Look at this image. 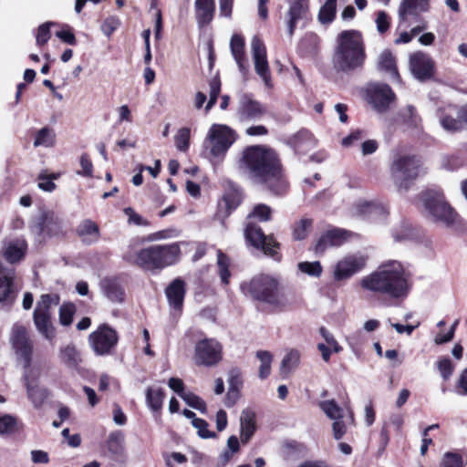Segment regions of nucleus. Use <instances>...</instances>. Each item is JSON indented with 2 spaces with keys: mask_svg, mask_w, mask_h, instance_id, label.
<instances>
[{
  "mask_svg": "<svg viewBox=\"0 0 467 467\" xmlns=\"http://www.w3.org/2000/svg\"><path fill=\"white\" fill-rule=\"evenodd\" d=\"M191 130L189 128H182L175 136L176 148L181 151H186L189 148Z\"/></svg>",
  "mask_w": 467,
  "mask_h": 467,
  "instance_id": "51",
  "label": "nucleus"
},
{
  "mask_svg": "<svg viewBox=\"0 0 467 467\" xmlns=\"http://www.w3.org/2000/svg\"><path fill=\"white\" fill-rule=\"evenodd\" d=\"M207 140L211 143V154L213 157L224 155L236 136L234 130L223 124H213L208 131Z\"/></svg>",
  "mask_w": 467,
  "mask_h": 467,
  "instance_id": "12",
  "label": "nucleus"
},
{
  "mask_svg": "<svg viewBox=\"0 0 467 467\" xmlns=\"http://www.w3.org/2000/svg\"><path fill=\"white\" fill-rule=\"evenodd\" d=\"M16 420L11 415L0 416V435L10 433L15 430Z\"/></svg>",
  "mask_w": 467,
  "mask_h": 467,
  "instance_id": "57",
  "label": "nucleus"
},
{
  "mask_svg": "<svg viewBox=\"0 0 467 467\" xmlns=\"http://www.w3.org/2000/svg\"><path fill=\"white\" fill-rule=\"evenodd\" d=\"M209 100L205 106V111L208 112L216 103L221 91V81L218 78H213L210 81Z\"/></svg>",
  "mask_w": 467,
  "mask_h": 467,
  "instance_id": "46",
  "label": "nucleus"
},
{
  "mask_svg": "<svg viewBox=\"0 0 467 467\" xmlns=\"http://www.w3.org/2000/svg\"><path fill=\"white\" fill-rule=\"evenodd\" d=\"M124 213L128 216V223L135 225H148L147 220L143 219L132 208L127 207L123 210Z\"/></svg>",
  "mask_w": 467,
  "mask_h": 467,
  "instance_id": "61",
  "label": "nucleus"
},
{
  "mask_svg": "<svg viewBox=\"0 0 467 467\" xmlns=\"http://www.w3.org/2000/svg\"><path fill=\"white\" fill-rule=\"evenodd\" d=\"M260 361L259 366V378L262 379H266L271 373V364L273 361V355L267 350H258L255 354Z\"/></svg>",
  "mask_w": 467,
  "mask_h": 467,
  "instance_id": "39",
  "label": "nucleus"
},
{
  "mask_svg": "<svg viewBox=\"0 0 467 467\" xmlns=\"http://www.w3.org/2000/svg\"><path fill=\"white\" fill-rule=\"evenodd\" d=\"M378 67L379 70L388 73L392 78L399 80L400 76L396 67V60L389 50H384L379 56Z\"/></svg>",
  "mask_w": 467,
  "mask_h": 467,
  "instance_id": "32",
  "label": "nucleus"
},
{
  "mask_svg": "<svg viewBox=\"0 0 467 467\" xmlns=\"http://www.w3.org/2000/svg\"><path fill=\"white\" fill-rule=\"evenodd\" d=\"M391 234L395 242H404L414 237L410 225L406 223H402L400 226L394 228Z\"/></svg>",
  "mask_w": 467,
  "mask_h": 467,
  "instance_id": "44",
  "label": "nucleus"
},
{
  "mask_svg": "<svg viewBox=\"0 0 467 467\" xmlns=\"http://www.w3.org/2000/svg\"><path fill=\"white\" fill-rule=\"evenodd\" d=\"M244 235L247 242L255 248L262 249L267 255L277 259L278 244L272 236H266L261 227L254 222H247Z\"/></svg>",
  "mask_w": 467,
  "mask_h": 467,
  "instance_id": "14",
  "label": "nucleus"
},
{
  "mask_svg": "<svg viewBox=\"0 0 467 467\" xmlns=\"http://www.w3.org/2000/svg\"><path fill=\"white\" fill-rule=\"evenodd\" d=\"M240 427H241V441L247 443L251 437L254 435L255 426V414L250 409H245L242 411L240 416Z\"/></svg>",
  "mask_w": 467,
  "mask_h": 467,
  "instance_id": "26",
  "label": "nucleus"
},
{
  "mask_svg": "<svg viewBox=\"0 0 467 467\" xmlns=\"http://www.w3.org/2000/svg\"><path fill=\"white\" fill-rule=\"evenodd\" d=\"M361 287L371 292H407L410 287L402 265L389 260L361 279Z\"/></svg>",
  "mask_w": 467,
  "mask_h": 467,
  "instance_id": "3",
  "label": "nucleus"
},
{
  "mask_svg": "<svg viewBox=\"0 0 467 467\" xmlns=\"http://www.w3.org/2000/svg\"><path fill=\"white\" fill-rule=\"evenodd\" d=\"M76 308L73 304H64L59 309V322L63 326H69L73 321Z\"/></svg>",
  "mask_w": 467,
  "mask_h": 467,
  "instance_id": "52",
  "label": "nucleus"
},
{
  "mask_svg": "<svg viewBox=\"0 0 467 467\" xmlns=\"http://www.w3.org/2000/svg\"><path fill=\"white\" fill-rule=\"evenodd\" d=\"M181 249L177 243L151 245L141 249L136 255V264L148 271L161 270L179 261Z\"/></svg>",
  "mask_w": 467,
  "mask_h": 467,
  "instance_id": "6",
  "label": "nucleus"
},
{
  "mask_svg": "<svg viewBox=\"0 0 467 467\" xmlns=\"http://www.w3.org/2000/svg\"><path fill=\"white\" fill-rule=\"evenodd\" d=\"M28 399L35 407H40L48 397L46 388L40 387L38 383H26Z\"/></svg>",
  "mask_w": 467,
  "mask_h": 467,
  "instance_id": "36",
  "label": "nucleus"
},
{
  "mask_svg": "<svg viewBox=\"0 0 467 467\" xmlns=\"http://www.w3.org/2000/svg\"><path fill=\"white\" fill-rule=\"evenodd\" d=\"M34 323L37 331L46 339L51 341L55 337L56 332L50 319V314H40L39 310H35Z\"/></svg>",
  "mask_w": 467,
  "mask_h": 467,
  "instance_id": "28",
  "label": "nucleus"
},
{
  "mask_svg": "<svg viewBox=\"0 0 467 467\" xmlns=\"http://www.w3.org/2000/svg\"><path fill=\"white\" fill-rule=\"evenodd\" d=\"M427 219L444 228H452L459 223V215L448 203L440 189H428L420 195Z\"/></svg>",
  "mask_w": 467,
  "mask_h": 467,
  "instance_id": "5",
  "label": "nucleus"
},
{
  "mask_svg": "<svg viewBox=\"0 0 467 467\" xmlns=\"http://www.w3.org/2000/svg\"><path fill=\"white\" fill-rule=\"evenodd\" d=\"M79 163L81 171H78L77 173L84 177L91 178L93 176V164L87 153H83L80 156Z\"/></svg>",
  "mask_w": 467,
  "mask_h": 467,
  "instance_id": "56",
  "label": "nucleus"
},
{
  "mask_svg": "<svg viewBox=\"0 0 467 467\" xmlns=\"http://www.w3.org/2000/svg\"><path fill=\"white\" fill-rule=\"evenodd\" d=\"M26 248L24 239L12 240L5 246L3 255H0V292H16L21 289L15 269L5 267L2 257L10 264L19 262L25 256Z\"/></svg>",
  "mask_w": 467,
  "mask_h": 467,
  "instance_id": "7",
  "label": "nucleus"
},
{
  "mask_svg": "<svg viewBox=\"0 0 467 467\" xmlns=\"http://www.w3.org/2000/svg\"><path fill=\"white\" fill-rule=\"evenodd\" d=\"M192 426L198 430V434L200 437L207 439V438H213L215 436V433L213 431H210L208 430V423L202 419H194L192 421Z\"/></svg>",
  "mask_w": 467,
  "mask_h": 467,
  "instance_id": "59",
  "label": "nucleus"
},
{
  "mask_svg": "<svg viewBox=\"0 0 467 467\" xmlns=\"http://www.w3.org/2000/svg\"><path fill=\"white\" fill-rule=\"evenodd\" d=\"M194 7L200 26L207 25L213 20L215 10L214 0H195Z\"/></svg>",
  "mask_w": 467,
  "mask_h": 467,
  "instance_id": "27",
  "label": "nucleus"
},
{
  "mask_svg": "<svg viewBox=\"0 0 467 467\" xmlns=\"http://www.w3.org/2000/svg\"><path fill=\"white\" fill-rule=\"evenodd\" d=\"M271 208L263 203L256 204L247 216V222H267L271 219Z\"/></svg>",
  "mask_w": 467,
  "mask_h": 467,
  "instance_id": "41",
  "label": "nucleus"
},
{
  "mask_svg": "<svg viewBox=\"0 0 467 467\" xmlns=\"http://www.w3.org/2000/svg\"><path fill=\"white\" fill-rule=\"evenodd\" d=\"M59 358L69 368H77L81 362V357L76 347L68 344L59 350Z\"/></svg>",
  "mask_w": 467,
  "mask_h": 467,
  "instance_id": "33",
  "label": "nucleus"
},
{
  "mask_svg": "<svg viewBox=\"0 0 467 467\" xmlns=\"http://www.w3.org/2000/svg\"><path fill=\"white\" fill-rule=\"evenodd\" d=\"M456 388L460 395H467V368L462 371Z\"/></svg>",
  "mask_w": 467,
  "mask_h": 467,
  "instance_id": "64",
  "label": "nucleus"
},
{
  "mask_svg": "<svg viewBox=\"0 0 467 467\" xmlns=\"http://www.w3.org/2000/svg\"><path fill=\"white\" fill-rule=\"evenodd\" d=\"M59 297L57 294H43L37 302L35 310H39L40 314H50L49 307L51 305H57Z\"/></svg>",
  "mask_w": 467,
  "mask_h": 467,
  "instance_id": "43",
  "label": "nucleus"
},
{
  "mask_svg": "<svg viewBox=\"0 0 467 467\" xmlns=\"http://www.w3.org/2000/svg\"><path fill=\"white\" fill-rule=\"evenodd\" d=\"M240 168L255 183L265 185L275 194L286 190L280 161L271 149L261 145L247 147L243 152Z\"/></svg>",
  "mask_w": 467,
  "mask_h": 467,
  "instance_id": "1",
  "label": "nucleus"
},
{
  "mask_svg": "<svg viewBox=\"0 0 467 467\" xmlns=\"http://www.w3.org/2000/svg\"><path fill=\"white\" fill-rule=\"evenodd\" d=\"M440 467H464V462L461 454L446 452L441 458Z\"/></svg>",
  "mask_w": 467,
  "mask_h": 467,
  "instance_id": "47",
  "label": "nucleus"
},
{
  "mask_svg": "<svg viewBox=\"0 0 467 467\" xmlns=\"http://www.w3.org/2000/svg\"><path fill=\"white\" fill-rule=\"evenodd\" d=\"M337 0H326L318 13V20L323 25L330 24L336 16Z\"/></svg>",
  "mask_w": 467,
  "mask_h": 467,
  "instance_id": "40",
  "label": "nucleus"
},
{
  "mask_svg": "<svg viewBox=\"0 0 467 467\" xmlns=\"http://www.w3.org/2000/svg\"><path fill=\"white\" fill-rule=\"evenodd\" d=\"M146 400L149 407L152 410H160L162 408V403L164 400V392L162 389L153 387L148 388L146 392Z\"/></svg>",
  "mask_w": 467,
  "mask_h": 467,
  "instance_id": "38",
  "label": "nucleus"
},
{
  "mask_svg": "<svg viewBox=\"0 0 467 467\" xmlns=\"http://www.w3.org/2000/svg\"><path fill=\"white\" fill-rule=\"evenodd\" d=\"M266 113V107L254 99L251 94H242L240 96L236 115L241 123L248 124L259 121Z\"/></svg>",
  "mask_w": 467,
  "mask_h": 467,
  "instance_id": "13",
  "label": "nucleus"
},
{
  "mask_svg": "<svg viewBox=\"0 0 467 467\" xmlns=\"http://www.w3.org/2000/svg\"><path fill=\"white\" fill-rule=\"evenodd\" d=\"M319 333L325 339L326 343L333 348V351L335 353H339L342 350L341 346L336 340L334 336L330 332H328L324 327H321L319 328Z\"/></svg>",
  "mask_w": 467,
  "mask_h": 467,
  "instance_id": "60",
  "label": "nucleus"
},
{
  "mask_svg": "<svg viewBox=\"0 0 467 467\" xmlns=\"http://www.w3.org/2000/svg\"><path fill=\"white\" fill-rule=\"evenodd\" d=\"M251 52L257 75L262 78L267 88L272 87L271 74L264 42L254 36L251 40Z\"/></svg>",
  "mask_w": 467,
  "mask_h": 467,
  "instance_id": "16",
  "label": "nucleus"
},
{
  "mask_svg": "<svg viewBox=\"0 0 467 467\" xmlns=\"http://www.w3.org/2000/svg\"><path fill=\"white\" fill-rule=\"evenodd\" d=\"M308 0H292L286 14L287 29L290 36H293L297 24L306 19L308 15Z\"/></svg>",
  "mask_w": 467,
  "mask_h": 467,
  "instance_id": "23",
  "label": "nucleus"
},
{
  "mask_svg": "<svg viewBox=\"0 0 467 467\" xmlns=\"http://www.w3.org/2000/svg\"><path fill=\"white\" fill-rule=\"evenodd\" d=\"M298 269L305 274L312 276H318L322 272L319 262H302L298 264Z\"/></svg>",
  "mask_w": 467,
  "mask_h": 467,
  "instance_id": "55",
  "label": "nucleus"
},
{
  "mask_svg": "<svg viewBox=\"0 0 467 467\" xmlns=\"http://www.w3.org/2000/svg\"><path fill=\"white\" fill-rule=\"evenodd\" d=\"M283 288L281 278L269 274H258L249 284L250 292H275Z\"/></svg>",
  "mask_w": 467,
  "mask_h": 467,
  "instance_id": "22",
  "label": "nucleus"
},
{
  "mask_svg": "<svg viewBox=\"0 0 467 467\" xmlns=\"http://www.w3.org/2000/svg\"><path fill=\"white\" fill-rule=\"evenodd\" d=\"M354 413L350 408H347V415L345 418L333 420L332 431L334 438L336 440H340L347 432V426L354 425Z\"/></svg>",
  "mask_w": 467,
  "mask_h": 467,
  "instance_id": "35",
  "label": "nucleus"
},
{
  "mask_svg": "<svg viewBox=\"0 0 467 467\" xmlns=\"http://www.w3.org/2000/svg\"><path fill=\"white\" fill-rule=\"evenodd\" d=\"M108 449L115 458L125 456V435L121 431H115L109 434Z\"/></svg>",
  "mask_w": 467,
  "mask_h": 467,
  "instance_id": "31",
  "label": "nucleus"
},
{
  "mask_svg": "<svg viewBox=\"0 0 467 467\" xmlns=\"http://www.w3.org/2000/svg\"><path fill=\"white\" fill-rule=\"evenodd\" d=\"M238 378L237 376H231L230 379V388L226 394V401L225 404L227 407L234 406L235 402L239 400L240 393L238 390V388L235 386V383L237 382Z\"/></svg>",
  "mask_w": 467,
  "mask_h": 467,
  "instance_id": "54",
  "label": "nucleus"
},
{
  "mask_svg": "<svg viewBox=\"0 0 467 467\" xmlns=\"http://www.w3.org/2000/svg\"><path fill=\"white\" fill-rule=\"evenodd\" d=\"M400 116L402 117L403 121L409 126L417 127L420 121L415 108L411 105H408L403 109L400 111Z\"/></svg>",
  "mask_w": 467,
  "mask_h": 467,
  "instance_id": "50",
  "label": "nucleus"
},
{
  "mask_svg": "<svg viewBox=\"0 0 467 467\" xmlns=\"http://www.w3.org/2000/svg\"><path fill=\"white\" fill-rule=\"evenodd\" d=\"M181 398L186 402V404L195 410H200L202 413L206 411V404L202 399L199 396L192 393H182Z\"/></svg>",
  "mask_w": 467,
  "mask_h": 467,
  "instance_id": "45",
  "label": "nucleus"
},
{
  "mask_svg": "<svg viewBox=\"0 0 467 467\" xmlns=\"http://www.w3.org/2000/svg\"><path fill=\"white\" fill-rule=\"evenodd\" d=\"M312 225V220L301 219L294 227V238L303 240L307 236L308 231Z\"/></svg>",
  "mask_w": 467,
  "mask_h": 467,
  "instance_id": "53",
  "label": "nucleus"
},
{
  "mask_svg": "<svg viewBox=\"0 0 467 467\" xmlns=\"http://www.w3.org/2000/svg\"><path fill=\"white\" fill-rule=\"evenodd\" d=\"M301 353L298 349L290 348L284 356L280 365V374L286 377L294 372L300 364Z\"/></svg>",
  "mask_w": 467,
  "mask_h": 467,
  "instance_id": "30",
  "label": "nucleus"
},
{
  "mask_svg": "<svg viewBox=\"0 0 467 467\" xmlns=\"http://www.w3.org/2000/svg\"><path fill=\"white\" fill-rule=\"evenodd\" d=\"M244 39L241 35L234 34L230 41V49L235 60L239 71L245 76L248 72V65L244 55Z\"/></svg>",
  "mask_w": 467,
  "mask_h": 467,
  "instance_id": "25",
  "label": "nucleus"
},
{
  "mask_svg": "<svg viewBox=\"0 0 467 467\" xmlns=\"http://www.w3.org/2000/svg\"><path fill=\"white\" fill-rule=\"evenodd\" d=\"M410 67L413 76L420 81L431 78L434 73L433 60L422 52H417L410 56Z\"/></svg>",
  "mask_w": 467,
  "mask_h": 467,
  "instance_id": "20",
  "label": "nucleus"
},
{
  "mask_svg": "<svg viewBox=\"0 0 467 467\" xmlns=\"http://www.w3.org/2000/svg\"><path fill=\"white\" fill-rule=\"evenodd\" d=\"M256 307L262 311L273 312L291 306L295 300L287 294H250Z\"/></svg>",
  "mask_w": 467,
  "mask_h": 467,
  "instance_id": "18",
  "label": "nucleus"
},
{
  "mask_svg": "<svg viewBox=\"0 0 467 467\" xmlns=\"http://www.w3.org/2000/svg\"><path fill=\"white\" fill-rule=\"evenodd\" d=\"M439 120L445 130L458 131L467 123V108L448 106L441 111Z\"/></svg>",
  "mask_w": 467,
  "mask_h": 467,
  "instance_id": "19",
  "label": "nucleus"
},
{
  "mask_svg": "<svg viewBox=\"0 0 467 467\" xmlns=\"http://www.w3.org/2000/svg\"><path fill=\"white\" fill-rule=\"evenodd\" d=\"M30 231L39 242H42L47 237L62 235L63 221L54 212H44L34 219Z\"/></svg>",
  "mask_w": 467,
  "mask_h": 467,
  "instance_id": "10",
  "label": "nucleus"
},
{
  "mask_svg": "<svg viewBox=\"0 0 467 467\" xmlns=\"http://www.w3.org/2000/svg\"><path fill=\"white\" fill-rule=\"evenodd\" d=\"M118 341L117 331L107 324L99 326L88 337L90 348L98 356L109 355L117 346Z\"/></svg>",
  "mask_w": 467,
  "mask_h": 467,
  "instance_id": "11",
  "label": "nucleus"
},
{
  "mask_svg": "<svg viewBox=\"0 0 467 467\" xmlns=\"http://www.w3.org/2000/svg\"><path fill=\"white\" fill-rule=\"evenodd\" d=\"M389 16L385 11H379L375 20L378 32L380 34L387 32L389 28Z\"/></svg>",
  "mask_w": 467,
  "mask_h": 467,
  "instance_id": "58",
  "label": "nucleus"
},
{
  "mask_svg": "<svg viewBox=\"0 0 467 467\" xmlns=\"http://www.w3.org/2000/svg\"><path fill=\"white\" fill-rule=\"evenodd\" d=\"M429 9V0H401L398 15L399 19L404 22L409 16H418Z\"/></svg>",
  "mask_w": 467,
  "mask_h": 467,
  "instance_id": "24",
  "label": "nucleus"
},
{
  "mask_svg": "<svg viewBox=\"0 0 467 467\" xmlns=\"http://www.w3.org/2000/svg\"><path fill=\"white\" fill-rule=\"evenodd\" d=\"M77 233L81 240L88 244L97 242L99 238V226L90 219L82 221L78 226Z\"/></svg>",
  "mask_w": 467,
  "mask_h": 467,
  "instance_id": "29",
  "label": "nucleus"
},
{
  "mask_svg": "<svg viewBox=\"0 0 467 467\" xmlns=\"http://www.w3.org/2000/svg\"><path fill=\"white\" fill-rule=\"evenodd\" d=\"M336 42L332 58L335 70L348 74L361 69L367 58L361 32L343 30L337 35Z\"/></svg>",
  "mask_w": 467,
  "mask_h": 467,
  "instance_id": "2",
  "label": "nucleus"
},
{
  "mask_svg": "<svg viewBox=\"0 0 467 467\" xmlns=\"http://www.w3.org/2000/svg\"><path fill=\"white\" fill-rule=\"evenodd\" d=\"M363 206L373 209L372 220L384 221L389 213L388 209L378 202H365Z\"/></svg>",
  "mask_w": 467,
  "mask_h": 467,
  "instance_id": "49",
  "label": "nucleus"
},
{
  "mask_svg": "<svg viewBox=\"0 0 467 467\" xmlns=\"http://www.w3.org/2000/svg\"><path fill=\"white\" fill-rule=\"evenodd\" d=\"M223 360V345L215 338H203L196 342L193 361L197 366L216 367Z\"/></svg>",
  "mask_w": 467,
  "mask_h": 467,
  "instance_id": "9",
  "label": "nucleus"
},
{
  "mask_svg": "<svg viewBox=\"0 0 467 467\" xmlns=\"http://www.w3.org/2000/svg\"><path fill=\"white\" fill-rule=\"evenodd\" d=\"M318 407L330 420H338L345 418L347 415V408L340 407L335 400H327L319 402Z\"/></svg>",
  "mask_w": 467,
  "mask_h": 467,
  "instance_id": "34",
  "label": "nucleus"
},
{
  "mask_svg": "<svg viewBox=\"0 0 467 467\" xmlns=\"http://www.w3.org/2000/svg\"><path fill=\"white\" fill-rule=\"evenodd\" d=\"M367 259L362 254H349L339 260L334 267L333 276L337 281L346 280L361 271Z\"/></svg>",
  "mask_w": 467,
  "mask_h": 467,
  "instance_id": "17",
  "label": "nucleus"
},
{
  "mask_svg": "<svg viewBox=\"0 0 467 467\" xmlns=\"http://www.w3.org/2000/svg\"><path fill=\"white\" fill-rule=\"evenodd\" d=\"M366 99L379 113L385 112L395 99L391 88L381 83H371L366 88Z\"/></svg>",
  "mask_w": 467,
  "mask_h": 467,
  "instance_id": "15",
  "label": "nucleus"
},
{
  "mask_svg": "<svg viewBox=\"0 0 467 467\" xmlns=\"http://www.w3.org/2000/svg\"><path fill=\"white\" fill-rule=\"evenodd\" d=\"M11 343L18 358L23 362L25 383H38L45 370V364L32 362L33 343L27 330L23 326H15L12 329Z\"/></svg>",
  "mask_w": 467,
  "mask_h": 467,
  "instance_id": "4",
  "label": "nucleus"
},
{
  "mask_svg": "<svg viewBox=\"0 0 467 467\" xmlns=\"http://www.w3.org/2000/svg\"><path fill=\"white\" fill-rule=\"evenodd\" d=\"M56 142V133L53 129L49 127H44L40 129L34 140V146L35 147H53Z\"/></svg>",
  "mask_w": 467,
  "mask_h": 467,
  "instance_id": "37",
  "label": "nucleus"
},
{
  "mask_svg": "<svg viewBox=\"0 0 467 467\" xmlns=\"http://www.w3.org/2000/svg\"><path fill=\"white\" fill-rule=\"evenodd\" d=\"M218 273L223 284H228L231 273L229 271L230 259L221 250L217 251Z\"/></svg>",
  "mask_w": 467,
  "mask_h": 467,
  "instance_id": "42",
  "label": "nucleus"
},
{
  "mask_svg": "<svg viewBox=\"0 0 467 467\" xmlns=\"http://www.w3.org/2000/svg\"><path fill=\"white\" fill-rule=\"evenodd\" d=\"M349 235L350 234L344 229H329L320 236L315 246V251L321 254L330 247H338L348 241Z\"/></svg>",
  "mask_w": 467,
  "mask_h": 467,
  "instance_id": "21",
  "label": "nucleus"
},
{
  "mask_svg": "<svg viewBox=\"0 0 467 467\" xmlns=\"http://www.w3.org/2000/svg\"><path fill=\"white\" fill-rule=\"evenodd\" d=\"M53 22H47L38 26L36 43L38 47L46 45L51 37L50 26H54Z\"/></svg>",
  "mask_w": 467,
  "mask_h": 467,
  "instance_id": "48",
  "label": "nucleus"
},
{
  "mask_svg": "<svg viewBox=\"0 0 467 467\" xmlns=\"http://www.w3.org/2000/svg\"><path fill=\"white\" fill-rule=\"evenodd\" d=\"M38 188L41 189L44 192H51L56 189V184L54 182H52V178H49L46 174H39L38 175Z\"/></svg>",
  "mask_w": 467,
  "mask_h": 467,
  "instance_id": "63",
  "label": "nucleus"
},
{
  "mask_svg": "<svg viewBox=\"0 0 467 467\" xmlns=\"http://www.w3.org/2000/svg\"><path fill=\"white\" fill-rule=\"evenodd\" d=\"M438 369L443 379L447 380L452 374L453 366L449 358H443L438 362Z\"/></svg>",
  "mask_w": 467,
  "mask_h": 467,
  "instance_id": "62",
  "label": "nucleus"
},
{
  "mask_svg": "<svg viewBox=\"0 0 467 467\" xmlns=\"http://www.w3.org/2000/svg\"><path fill=\"white\" fill-rule=\"evenodd\" d=\"M421 163L414 155L398 154L390 166L391 178L399 190H408L410 183L420 175Z\"/></svg>",
  "mask_w": 467,
  "mask_h": 467,
  "instance_id": "8",
  "label": "nucleus"
}]
</instances>
